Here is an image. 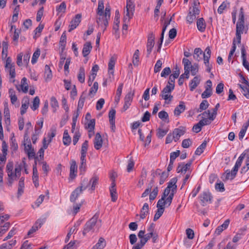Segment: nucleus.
<instances>
[{
	"mask_svg": "<svg viewBox=\"0 0 249 249\" xmlns=\"http://www.w3.org/2000/svg\"><path fill=\"white\" fill-rule=\"evenodd\" d=\"M101 226V220L98 219V215L95 214L85 225L82 232L83 235L86 236L87 233L97 232Z\"/></svg>",
	"mask_w": 249,
	"mask_h": 249,
	"instance_id": "1",
	"label": "nucleus"
},
{
	"mask_svg": "<svg viewBox=\"0 0 249 249\" xmlns=\"http://www.w3.org/2000/svg\"><path fill=\"white\" fill-rule=\"evenodd\" d=\"M246 154L242 153L237 159L235 164L231 172L227 170L226 172L225 179H233L236 176L239 168L241 166Z\"/></svg>",
	"mask_w": 249,
	"mask_h": 249,
	"instance_id": "2",
	"label": "nucleus"
},
{
	"mask_svg": "<svg viewBox=\"0 0 249 249\" xmlns=\"http://www.w3.org/2000/svg\"><path fill=\"white\" fill-rule=\"evenodd\" d=\"M98 176L96 174H94L89 180L87 178H83L81 182L80 186L78 188H80L82 191H83L86 190L91 184L90 189L94 191L98 183Z\"/></svg>",
	"mask_w": 249,
	"mask_h": 249,
	"instance_id": "3",
	"label": "nucleus"
},
{
	"mask_svg": "<svg viewBox=\"0 0 249 249\" xmlns=\"http://www.w3.org/2000/svg\"><path fill=\"white\" fill-rule=\"evenodd\" d=\"M173 89H174L166 86L161 91L160 96L165 100L166 103L169 104L172 100L173 97L171 93Z\"/></svg>",
	"mask_w": 249,
	"mask_h": 249,
	"instance_id": "4",
	"label": "nucleus"
},
{
	"mask_svg": "<svg viewBox=\"0 0 249 249\" xmlns=\"http://www.w3.org/2000/svg\"><path fill=\"white\" fill-rule=\"evenodd\" d=\"M201 204L205 206L207 203H211L213 196L209 191L203 192L199 196Z\"/></svg>",
	"mask_w": 249,
	"mask_h": 249,
	"instance_id": "5",
	"label": "nucleus"
},
{
	"mask_svg": "<svg viewBox=\"0 0 249 249\" xmlns=\"http://www.w3.org/2000/svg\"><path fill=\"white\" fill-rule=\"evenodd\" d=\"M200 10L197 7L190 8L188 16L186 17V20L189 23H192L196 19V16L199 14Z\"/></svg>",
	"mask_w": 249,
	"mask_h": 249,
	"instance_id": "6",
	"label": "nucleus"
},
{
	"mask_svg": "<svg viewBox=\"0 0 249 249\" xmlns=\"http://www.w3.org/2000/svg\"><path fill=\"white\" fill-rule=\"evenodd\" d=\"M81 18L82 15L81 14H78L72 19L69 25V32H71L78 26L81 22Z\"/></svg>",
	"mask_w": 249,
	"mask_h": 249,
	"instance_id": "7",
	"label": "nucleus"
},
{
	"mask_svg": "<svg viewBox=\"0 0 249 249\" xmlns=\"http://www.w3.org/2000/svg\"><path fill=\"white\" fill-rule=\"evenodd\" d=\"M154 40H155V35L153 33H150L148 36V40L147 43V55H149L152 50V48L154 46Z\"/></svg>",
	"mask_w": 249,
	"mask_h": 249,
	"instance_id": "8",
	"label": "nucleus"
},
{
	"mask_svg": "<svg viewBox=\"0 0 249 249\" xmlns=\"http://www.w3.org/2000/svg\"><path fill=\"white\" fill-rule=\"evenodd\" d=\"M77 166L76 161L72 160L71 162L69 179H73L77 176Z\"/></svg>",
	"mask_w": 249,
	"mask_h": 249,
	"instance_id": "9",
	"label": "nucleus"
},
{
	"mask_svg": "<svg viewBox=\"0 0 249 249\" xmlns=\"http://www.w3.org/2000/svg\"><path fill=\"white\" fill-rule=\"evenodd\" d=\"M185 133V129L183 126H180L179 128H175L173 132V137L174 141L177 142L181 136L183 135Z\"/></svg>",
	"mask_w": 249,
	"mask_h": 249,
	"instance_id": "10",
	"label": "nucleus"
},
{
	"mask_svg": "<svg viewBox=\"0 0 249 249\" xmlns=\"http://www.w3.org/2000/svg\"><path fill=\"white\" fill-rule=\"evenodd\" d=\"M103 139L101 135L99 133L96 134L94 140V146L96 150L100 149L103 145Z\"/></svg>",
	"mask_w": 249,
	"mask_h": 249,
	"instance_id": "11",
	"label": "nucleus"
},
{
	"mask_svg": "<svg viewBox=\"0 0 249 249\" xmlns=\"http://www.w3.org/2000/svg\"><path fill=\"white\" fill-rule=\"evenodd\" d=\"M44 223V221L43 219H38L34 224V225L32 227V228L29 230L28 232V235H29L35 232H36L39 228H40L41 226L43 225Z\"/></svg>",
	"mask_w": 249,
	"mask_h": 249,
	"instance_id": "12",
	"label": "nucleus"
},
{
	"mask_svg": "<svg viewBox=\"0 0 249 249\" xmlns=\"http://www.w3.org/2000/svg\"><path fill=\"white\" fill-rule=\"evenodd\" d=\"M241 57L243 60V65L249 71V63L246 59V51L244 46H242L241 49Z\"/></svg>",
	"mask_w": 249,
	"mask_h": 249,
	"instance_id": "13",
	"label": "nucleus"
},
{
	"mask_svg": "<svg viewBox=\"0 0 249 249\" xmlns=\"http://www.w3.org/2000/svg\"><path fill=\"white\" fill-rule=\"evenodd\" d=\"M104 15L105 16L104 26L107 27L110 17V7L109 4L106 5Z\"/></svg>",
	"mask_w": 249,
	"mask_h": 249,
	"instance_id": "14",
	"label": "nucleus"
},
{
	"mask_svg": "<svg viewBox=\"0 0 249 249\" xmlns=\"http://www.w3.org/2000/svg\"><path fill=\"white\" fill-rule=\"evenodd\" d=\"M186 107L183 102H180L178 105L175 109L174 113L176 116H179L181 113L184 111Z\"/></svg>",
	"mask_w": 249,
	"mask_h": 249,
	"instance_id": "15",
	"label": "nucleus"
},
{
	"mask_svg": "<svg viewBox=\"0 0 249 249\" xmlns=\"http://www.w3.org/2000/svg\"><path fill=\"white\" fill-rule=\"evenodd\" d=\"M83 191L80 188L77 187L71 193L70 196V201L74 203L79 195L82 193Z\"/></svg>",
	"mask_w": 249,
	"mask_h": 249,
	"instance_id": "16",
	"label": "nucleus"
},
{
	"mask_svg": "<svg viewBox=\"0 0 249 249\" xmlns=\"http://www.w3.org/2000/svg\"><path fill=\"white\" fill-rule=\"evenodd\" d=\"M92 49L91 44L90 42H87L84 44L82 54L84 57H86L90 53Z\"/></svg>",
	"mask_w": 249,
	"mask_h": 249,
	"instance_id": "17",
	"label": "nucleus"
},
{
	"mask_svg": "<svg viewBox=\"0 0 249 249\" xmlns=\"http://www.w3.org/2000/svg\"><path fill=\"white\" fill-rule=\"evenodd\" d=\"M29 104V98L27 97L24 98L22 102V105L20 108V113L21 115H23L26 112L27 109L28 107Z\"/></svg>",
	"mask_w": 249,
	"mask_h": 249,
	"instance_id": "18",
	"label": "nucleus"
},
{
	"mask_svg": "<svg viewBox=\"0 0 249 249\" xmlns=\"http://www.w3.org/2000/svg\"><path fill=\"white\" fill-rule=\"evenodd\" d=\"M116 59L114 57H111L108 64V72L109 74L114 75V68L115 67Z\"/></svg>",
	"mask_w": 249,
	"mask_h": 249,
	"instance_id": "19",
	"label": "nucleus"
},
{
	"mask_svg": "<svg viewBox=\"0 0 249 249\" xmlns=\"http://www.w3.org/2000/svg\"><path fill=\"white\" fill-rule=\"evenodd\" d=\"M196 25L198 30L203 32L206 29L205 21L203 18H199L197 19L196 22Z\"/></svg>",
	"mask_w": 249,
	"mask_h": 249,
	"instance_id": "20",
	"label": "nucleus"
},
{
	"mask_svg": "<svg viewBox=\"0 0 249 249\" xmlns=\"http://www.w3.org/2000/svg\"><path fill=\"white\" fill-rule=\"evenodd\" d=\"M229 223H230L229 219H227L226 220H225L222 225L218 226L216 229L215 233L217 235H219L224 230L227 228V227H228V226L229 225Z\"/></svg>",
	"mask_w": 249,
	"mask_h": 249,
	"instance_id": "21",
	"label": "nucleus"
},
{
	"mask_svg": "<svg viewBox=\"0 0 249 249\" xmlns=\"http://www.w3.org/2000/svg\"><path fill=\"white\" fill-rule=\"evenodd\" d=\"M177 182V178H172L168 183L167 188L171 189L172 192H176L177 186L176 183Z\"/></svg>",
	"mask_w": 249,
	"mask_h": 249,
	"instance_id": "22",
	"label": "nucleus"
},
{
	"mask_svg": "<svg viewBox=\"0 0 249 249\" xmlns=\"http://www.w3.org/2000/svg\"><path fill=\"white\" fill-rule=\"evenodd\" d=\"M34 168H35L34 167ZM32 179L33 183L36 187H37L39 186L38 182V173L37 171V169H33V177Z\"/></svg>",
	"mask_w": 249,
	"mask_h": 249,
	"instance_id": "23",
	"label": "nucleus"
},
{
	"mask_svg": "<svg viewBox=\"0 0 249 249\" xmlns=\"http://www.w3.org/2000/svg\"><path fill=\"white\" fill-rule=\"evenodd\" d=\"M71 138L69 135L68 130H65L63 137V144L66 146H68L71 144Z\"/></svg>",
	"mask_w": 249,
	"mask_h": 249,
	"instance_id": "24",
	"label": "nucleus"
},
{
	"mask_svg": "<svg viewBox=\"0 0 249 249\" xmlns=\"http://www.w3.org/2000/svg\"><path fill=\"white\" fill-rule=\"evenodd\" d=\"M200 83V79L198 76H195L190 83V88L191 91H193Z\"/></svg>",
	"mask_w": 249,
	"mask_h": 249,
	"instance_id": "25",
	"label": "nucleus"
},
{
	"mask_svg": "<svg viewBox=\"0 0 249 249\" xmlns=\"http://www.w3.org/2000/svg\"><path fill=\"white\" fill-rule=\"evenodd\" d=\"M78 81L81 83H83L85 82V69L83 67H81L79 69V73L78 74Z\"/></svg>",
	"mask_w": 249,
	"mask_h": 249,
	"instance_id": "26",
	"label": "nucleus"
},
{
	"mask_svg": "<svg viewBox=\"0 0 249 249\" xmlns=\"http://www.w3.org/2000/svg\"><path fill=\"white\" fill-rule=\"evenodd\" d=\"M53 75L52 71L50 67L46 65L45 67V78L46 81L50 80L52 78Z\"/></svg>",
	"mask_w": 249,
	"mask_h": 249,
	"instance_id": "27",
	"label": "nucleus"
},
{
	"mask_svg": "<svg viewBox=\"0 0 249 249\" xmlns=\"http://www.w3.org/2000/svg\"><path fill=\"white\" fill-rule=\"evenodd\" d=\"M149 206L147 203H145L142 209L141 210L140 217L141 219H144L145 218L146 213H148Z\"/></svg>",
	"mask_w": 249,
	"mask_h": 249,
	"instance_id": "28",
	"label": "nucleus"
},
{
	"mask_svg": "<svg viewBox=\"0 0 249 249\" xmlns=\"http://www.w3.org/2000/svg\"><path fill=\"white\" fill-rule=\"evenodd\" d=\"M81 164L79 166V171L81 174L84 173L86 169V157H80Z\"/></svg>",
	"mask_w": 249,
	"mask_h": 249,
	"instance_id": "29",
	"label": "nucleus"
},
{
	"mask_svg": "<svg viewBox=\"0 0 249 249\" xmlns=\"http://www.w3.org/2000/svg\"><path fill=\"white\" fill-rule=\"evenodd\" d=\"M88 148V141L86 140L82 144L81 150V157H86Z\"/></svg>",
	"mask_w": 249,
	"mask_h": 249,
	"instance_id": "30",
	"label": "nucleus"
},
{
	"mask_svg": "<svg viewBox=\"0 0 249 249\" xmlns=\"http://www.w3.org/2000/svg\"><path fill=\"white\" fill-rule=\"evenodd\" d=\"M105 240L103 237H100L98 243L94 246L96 249H103L106 246Z\"/></svg>",
	"mask_w": 249,
	"mask_h": 249,
	"instance_id": "31",
	"label": "nucleus"
},
{
	"mask_svg": "<svg viewBox=\"0 0 249 249\" xmlns=\"http://www.w3.org/2000/svg\"><path fill=\"white\" fill-rule=\"evenodd\" d=\"M104 4L103 0H100L98 2V6L97 9V16H102L104 13Z\"/></svg>",
	"mask_w": 249,
	"mask_h": 249,
	"instance_id": "32",
	"label": "nucleus"
},
{
	"mask_svg": "<svg viewBox=\"0 0 249 249\" xmlns=\"http://www.w3.org/2000/svg\"><path fill=\"white\" fill-rule=\"evenodd\" d=\"M206 145V141L203 142L201 144L196 148L195 151V154L196 155H200L203 152L204 150L205 149Z\"/></svg>",
	"mask_w": 249,
	"mask_h": 249,
	"instance_id": "33",
	"label": "nucleus"
},
{
	"mask_svg": "<svg viewBox=\"0 0 249 249\" xmlns=\"http://www.w3.org/2000/svg\"><path fill=\"white\" fill-rule=\"evenodd\" d=\"M209 104L206 100L202 101L199 105V107L197 110V112H201L203 110H206L209 107Z\"/></svg>",
	"mask_w": 249,
	"mask_h": 249,
	"instance_id": "34",
	"label": "nucleus"
},
{
	"mask_svg": "<svg viewBox=\"0 0 249 249\" xmlns=\"http://www.w3.org/2000/svg\"><path fill=\"white\" fill-rule=\"evenodd\" d=\"M13 162L12 161H9L6 165V171L8 173V177L13 176Z\"/></svg>",
	"mask_w": 249,
	"mask_h": 249,
	"instance_id": "35",
	"label": "nucleus"
},
{
	"mask_svg": "<svg viewBox=\"0 0 249 249\" xmlns=\"http://www.w3.org/2000/svg\"><path fill=\"white\" fill-rule=\"evenodd\" d=\"M211 51L210 47H207L205 50V53H203V60L204 61H209L211 57Z\"/></svg>",
	"mask_w": 249,
	"mask_h": 249,
	"instance_id": "36",
	"label": "nucleus"
},
{
	"mask_svg": "<svg viewBox=\"0 0 249 249\" xmlns=\"http://www.w3.org/2000/svg\"><path fill=\"white\" fill-rule=\"evenodd\" d=\"M219 107V104L217 103L215 106V107L213 109L212 113H211V115H210V117H208L210 121L214 120L217 114V111Z\"/></svg>",
	"mask_w": 249,
	"mask_h": 249,
	"instance_id": "37",
	"label": "nucleus"
},
{
	"mask_svg": "<svg viewBox=\"0 0 249 249\" xmlns=\"http://www.w3.org/2000/svg\"><path fill=\"white\" fill-rule=\"evenodd\" d=\"M203 52L200 48H196L194 50V58L197 61H199L201 59L200 55Z\"/></svg>",
	"mask_w": 249,
	"mask_h": 249,
	"instance_id": "38",
	"label": "nucleus"
},
{
	"mask_svg": "<svg viewBox=\"0 0 249 249\" xmlns=\"http://www.w3.org/2000/svg\"><path fill=\"white\" fill-rule=\"evenodd\" d=\"M139 50H136L133 56L132 63L134 66H138L139 62Z\"/></svg>",
	"mask_w": 249,
	"mask_h": 249,
	"instance_id": "39",
	"label": "nucleus"
},
{
	"mask_svg": "<svg viewBox=\"0 0 249 249\" xmlns=\"http://www.w3.org/2000/svg\"><path fill=\"white\" fill-rule=\"evenodd\" d=\"M230 3L227 0L223 2V3L219 6L217 12L219 14H221L227 6H229Z\"/></svg>",
	"mask_w": 249,
	"mask_h": 249,
	"instance_id": "40",
	"label": "nucleus"
},
{
	"mask_svg": "<svg viewBox=\"0 0 249 249\" xmlns=\"http://www.w3.org/2000/svg\"><path fill=\"white\" fill-rule=\"evenodd\" d=\"M165 208H160V209L158 208V210L155 213L153 220L154 221H157L160 217L162 215L164 211Z\"/></svg>",
	"mask_w": 249,
	"mask_h": 249,
	"instance_id": "41",
	"label": "nucleus"
},
{
	"mask_svg": "<svg viewBox=\"0 0 249 249\" xmlns=\"http://www.w3.org/2000/svg\"><path fill=\"white\" fill-rule=\"evenodd\" d=\"M40 54V51L39 49H37L34 52L32 60L31 62L33 64H35L38 58L39 57V55Z\"/></svg>",
	"mask_w": 249,
	"mask_h": 249,
	"instance_id": "42",
	"label": "nucleus"
},
{
	"mask_svg": "<svg viewBox=\"0 0 249 249\" xmlns=\"http://www.w3.org/2000/svg\"><path fill=\"white\" fill-rule=\"evenodd\" d=\"M134 95V91L130 90L125 95V96L124 97V101L131 104Z\"/></svg>",
	"mask_w": 249,
	"mask_h": 249,
	"instance_id": "43",
	"label": "nucleus"
},
{
	"mask_svg": "<svg viewBox=\"0 0 249 249\" xmlns=\"http://www.w3.org/2000/svg\"><path fill=\"white\" fill-rule=\"evenodd\" d=\"M95 124V119H91L89 122L88 123V125L86 127L89 129V131L93 132Z\"/></svg>",
	"mask_w": 249,
	"mask_h": 249,
	"instance_id": "44",
	"label": "nucleus"
},
{
	"mask_svg": "<svg viewBox=\"0 0 249 249\" xmlns=\"http://www.w3.org/2000/svg\"><path fill=\"white\" fill-rule=\"evenodd\" d=\"M85 99H86V96H84L83 94H82L80 96L79 101H78V105H77L78 111H80V110L82 109V108L84 106Z\"/></svg>",
	"mask_w": 249,
	"mask_h": 249,
	"instance_id": "45",
	"label": "nucleus"
},
{
	"mask_svg": "<svg viewBox=\"0 0 249 249\" xmlns=\"http://www.w3.org/2000/svg\"><path fill=\"white\" fill-rule=\"evenodd\" d=\"M39 103H40L39 98V97L38 96H36L34 99V100H33V105L31 107V108L33 110H36L39 107Z\"/></svg>",
	"mask_w": 249,
	"mask_h": 249,
	"instance_id": "46",
	"label": "nucleus"
},
{
	"mask_svg": "<svg viewBox=\"0 0 249 249\" xmlns=\"http://www.w3.org/2000/svg\"><path fill=\"white\" fill-rule=\"evenodd\" d=\"M66 43V35L65 32H64L60 38V45L62 47V51H63L65 47Z\"/></svg>",
	"mask_w": 249,
	"mask_h": 249,
	"instance_id": "47",
	"label": "nucleus"
},
{
	"mask_svg": "<svg viewBox=\"0 0 249 249\" xmlns=\"http://www.w3.org/2000/svg\"><path fill=\"white\" fill-rule=\"evenodd\" d=\"M244 23L237 22L236 27V33L241 34H243V31L244 29Z\"/></svg>",
	"mask_w": 249,
	"mask_h": 249,
	"instance_id": "48",
	"label": "nucleus"
},
{
	"mask_svg": "<svg viewBox=\"0 0 249 249\" xmlns=\"http://www.w3.org/2000/svg\"><path fill=\"white\" fill-rule=\"evenodd\" d=\"M51 105L54 109L53 111L55 112L57 108L58 107V103L54 97H52L51 98Z\"/></svg>",
	"mask_w": 249,
	"mask_h": 249,
	"instance_id": "49",
	"label": "nucleus"
},
{
	"mask_svg": "<svg viewBox=\"0 0 249 249\" xmlns=\"http://www.w3.org/2000/svg\"><path fill=\"white\" fill-rule=\"evenodd\" d=\"M8 48V42L3 41L2 42V56L5 55V57H6L7 56Z\"/></svg>",
	"mask_w": 249,
	"mask_h": 249,
	"instance_id": "50",
	"label": "nucleus"
},
{
	"mask_svg": "<svg viewBox=\"0 0 249 249\" xmlns=\"http://www.w3.org/2000/svg\"><path fill=\"white\" fill-rule=\"evenodd\" d=\"M190 71H191L192 75H195L198 71V65L197 63L194 64L190 66Z\"/></svg>",
	"mask_w": 249,
	"mask_h": 249,
	"instance_id": "51",
	"label": "nucleus"
},
{
	"mask_svg": "<svg viewBox=\"0 0 249 249\" xmlns=\"http://www.w3.org/2000/svg\"><path fill=\"white\" fill-rule=\"evenodd\" d=\"M236 41H235V39L234 38L233 40V42H232V48L229 53V56H228V61H230L231 59V56H232V55L235 52V50H236Z\"/></svg>",
	"mask_w": 249,
	"mask_h": 249,
	"instance_id": "52",
	"label": "nucleus"
},
{
	"mask_svg": "<svg viewBox=\"0 0 249 249\" xmlns=\"http://www.w3.org/2000/svg\"><path fill=\"white\" fill-rule=\"evenodd\" d=\"M22 164H20L18 165H16L15 167V173H13L14 177H15V179H17V177L18 175H19L20 174V172L21 171L22 168Z\"/></svg>",
	"mask_w": 249,
	"mask_h": 249,
	"instance_id": "53",
	"label": "nucleus"
},
{
	"mask_svg": "<svg viewBox=\"0 0 249 249\" xmlns=\"http://www.w3.org/2000/svg\"><path fill=\"white\" fill-rule=\"evenodd\" d=\"M159 117L163 121H165L166 120H168V113L164 110L160 111L158 113Z\"/></svg>",
	"mask_w": 249,
	"mask_h": 249,
	"instance_id": "54",
	"label": "nucleus"
},
{
	"mask_svg": "<svg viewBox=\"0 0 249 249\" xmlns=\"http://www.w3.org/2000/svg\"><path fill=\"white\" fill-rule=\"evenodd\" d=\"M4 114L6 118V122L7 121L10 122V111L7 103L4 104Z\"/></svg>",
	"mask_w": 249,
	"mask_h": 249,
	"instance_id": "55",
	"label": "nucleus"
},
{
	"mask_svg": "<svg viewBox=\"0 0 249 249\" xmlns=\"http://www.w3.org/2000/svg\"><path fill=\"white\" fill-rule=\"evenodd\" d=\"M167 133V130L160 128L157 129V136L160 139H162Z\"/></svg>",
	"mask_w": 249,
	"mask_h": 249,
	"instance_id": "56",
	"label": "nucleus"
},
{
	"mask_svg": "<svg viewBox=\"0 0 249 249\" xmlns=\"http://www.w3.org/2000/svg\"><path fill=\"white\" fill-rule=\"evenodd\" d=\"M182 63L184 65V70L187 69L190 71V67L191 66H192L191 61L188 59L184 58L182 59Z\"/></svg>",
	"mask_w": 249,
	"mask_h": 249,
	"instance_id": "57",
	"label": "nucleus"
},
{
	"mask_svg": "<svg viewBox=\"0 0 249 249\" xmlns=\"http://www.w3.org/2000/svg\"><path fill=\"white\" fill-rule=\"evenodd\" d=\"M116 110L112 108L109 112L108 117L109 119V122H111L113 124V122L115 121Z\"/></svg>",
	"mask_w": 249,
	"mask_h": 249,
	"instance_id": "58",
	"label": "nucleus"
},
{
	"mask_svg": "<svg viewBox=\"0 0 249 249\" xmlns=\"http://www.w3.org/2000/svg\"><path fill=\"white\" fill-rule=\"evenodd\" d=\"M152 236V234L151 233H148L144 235V237L142 238L140 240V242H141L142 244L145 245L146 243L148 241V240H149L151 236Z\"/></svg>",
	"mask_w": 249,
	"mask_h": 249,
	"instance_id": "59",
	"label": "nucleus"
},
{
	"mask_svg": "<svg viewBox=\"0 0 249 249\" xmlns=\"http://www.w3.org/2000/svg\"><path fill=\"white\" fill-rule=\"evenodd\" d=\"M134 11H131L129 9H126L125 14L124 15V18L128 19L129 21L131 19L133 16Z\"/></svg>",
	"mask_w": 249,
	"mask_h": 249,
	"instance_id": "60",
	"label": "nucleus"
},
{
	"mask_svg": "<svg viewBox=\"0 0 249 249\" xmlns=\"http://www.w3.org/2000/svg\"><path fill=\"white\" fill-rule=\"evenodd\" d=\"M126 9L135 11V5L132 0H126Z\"/></svg>",
	"mask_w": 249,
	"mask_h": 249,
	"instance_id": "61",
	"label": "nucleus"
},
{
	"mask_svg": "<svg viewBox=\"0 0 249 249\" xmlns=\"http://www.w3.org/2000/svg\"><path fill=\"white\" fill-rule=\"evenodd\" d=\"M12 67H15L14 63H12L11 58L10 57H8L6 60V64L5 65V69L8 70Z\"/></svg>",
	"mask_w": 249,
	"mask_h": 249,
	"instance_id": "62",
	"label": "nucleus"
},
{
	"mask_svg": "<svg viewBox=\"0 0 249 249\" xmlns=\"http://www.w3.org/2000/svg\"><path fill=\"white\" fill-rule=\"evenodd\" d=\"M160 176V184L161 185L165 182L166 179L169 176V173L168 172H163Z\"/></svg>",
	"mask_w": 249,
	"mask_h": 249,
	"instance_id": "63",
	"label": "nucleus"
},
{
	"mask_svg": "<svg viewBox=\"0 0 249 249\" xmlns=\"http://www.w3.org/2000/svg\"><path fill=\"white\" fill-rule=\"evenodd\" d=\"M162 63L160 59L158 60L154 67V72L157 73L160 71Z\"/></svg>",
	"mask_w": 249,
	"mask_h": 249,
	"instance_id": "64",
	"label": "nucleus"
}]
</instances>
